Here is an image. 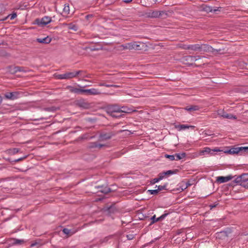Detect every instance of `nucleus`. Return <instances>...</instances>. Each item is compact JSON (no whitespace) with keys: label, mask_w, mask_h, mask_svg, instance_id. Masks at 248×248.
<instances>
[{"label":"nucleus","mask_w":248,"mask_h":248,"mask_svg":"<svg viewBox=\"0 0 248 248\" xmlns=\"http://www.w3.org/2000/svg\"><path fill=\"white\" fill-rule=\"evenodd\" d=\"M22 67H19V66H16L14 67L13 69H12L10 71L11 73L12 74H15L18 72L22 71Z\"/></svg>","instance_id":"nucleus-26"},{"label":"nucleus","mask_w":248,"mask_h":248,"mask_svg":"<svg viewBox=\"0 0 248 248\" xmlns=\"http://www.w3.org/2000/svg\"><path fill=\"white\" fill-rule=\"evenodd\" d=\"M99 49V48H95V47L91 49V50L92 51L98 50Z\"/></svg>","instance_id":"nucleus-52"},{"label":"nucleus","mask_w":248,"mask_h":248,"mask_svg":"<svg viewBox=\"0 0 248 248\" xmlns=\"http://www.w3.org/2000/svg\"><path fill=\"white\" fill-rule=\"evenodd\" d=\"M186 186H190V184H187Z\"/></svg>","instance_id":"nucleus-55"},{"label":"nucleus","mask_w":248,"mask_h":248,"mask_svg":"<svg viewBox=\"0 0 248 248\" xmlns=\"http://www.w3.org/2000/svg\"><path fill=\"white\" fill-rule=\"evenodd\" d=\"M248 181V173H244L236 178L234 182L242 186L248 187V183L245 184V183Z\"/></svg>","instance_id":"nucleus-3"},{"label":"nucleus","mask_w":248,"mask_h":248,"mask_svg":"<svg viewBox=\"0 0 248 248\" xmlns=\"http://www.w3.org/2000/svg\"><path fill=\"white\" fill-rule=\"evenodd\" d=\"M132 1V0H123V1L126 3H129L131 2Z\"/></svg>","instance_id":"nucleus-46"},{"label":"nucleus","mask_w":248,"mask_h":248,"mask_svg":"<svg viewBox=\"0 0 248 248\" xmlns=\"http://www.w3.org/2000/svg\"><path fill=\"white\" fill-rule=\"evenodd\" d=\"M107 87H118L119 86L116 85H113V84H106Z\"/></svg>","instance_id":"nucleus-45"},{"label":"nucleus","mask_w":248,"mask_h":248,"mask_svg":"<svg viewBox=\"0 0 248 248\" xmlns=\"http://www.w3.org/2000/svg\"><path fill=\"white\" fill-rule=\"evenodd\" d=\"M159 181L158 177L157 178H154L153 179H152L151 181V183L152 184H155V183H157Z\"/></svg>","instance_id":"nucleus-41"},{"label":"nucleus","mask_w":248,"mask_h":248,"mask_svg":"<svg viewBox=\"0 0 248 248\" xmlns=\"http://www.w3.org/2000/svg\"><path fill=\"white\" fill-rule=\"evenodd\" d=\"M159 219V217L156 218L155 215L151 217L152 223H154L155 222H156L161 220V219Z\"/></svg>","instance_id":"nucleus-34"},{"label":"nucleus","mask_w":248,"mask_h":248,"mask_svg":"<svg viewBox=\"0 0 248 248\" xmlns=\"http://www.w3.org/2000/svg\"><path fill=\"white\" fill-rule=\"evenodd\" d=\"M85 93L87 95H98L101 94L100 91L95 88H91L90 89H82V94Z\"/></svg>","instance_id":"nucleus-8"},{"label":"nucleus","mask_w":248,"mask_h":248,"mask_svg":"<svg viewBox=\"0 0 248 248\" xmlns=\"http://www.w3.org/2000/svg\"><path fill=\"white\" fill-rule=\"evenodd\" d=\"M165 157L167 158H168L170 161H173L175 159V155H169L166 154L165 155Z\"/></svg>","instance_id":"nucleus-33"},{"label":"nucleus","mask_w":248,"mask_h":248,"mask_svg":"<svg viewBox=\"0 0 248 248\" xmlns=\"http://www.w3.org/2000/svg\"><path fill=\"white\" fill-rule=\"evenodd\" d=\"M158 178L159 180V181L161 180H162L163 179H164L165 177H166V176L164 174V172H162L161 173H160L158 175Z\"/></svg>","instance_id":"nucleus-35"},{"label":"nucleus","mask_w":248,"mask_h":248,"mask_svg":"<svg viewBox=\"0 0 248 248\" xmlns=\"http://www.w3.org/2000/svg\"><path fill=\"white\" fill-rule=\"evenodd\" d=\"M14 244L16 245L21 244L24 242L23 240H19V239H14Z\"/></svg>","instance_id":"nucleus-36"},{"label":"nucleus","mask_w":248,"mask_h":248,"mask_svg":"<svg viewBox=\"0 0 248 248\" xmlns=\"http://www.w3.org/2000/svg\"><path fill=\"white\" fill-rule=\"evenodd\" d=\"M82 78H91V76L90 75H82Z\"/></svg>","instance_id":"nucleus-48"},{"label":"nucleus","mask_w":248,"mask_h":248,"mask_svg":"<svg viewBox=\"0 0 248 248\" xmlns=\"http://www.w3.org/2000/svg\"><path fill=\"white\" fill-rule=\"evenodd\" d=\"M70 91L71 93H77V94H82V89L74 88L70 87Z\"/></svg>","instance_id":"nucleus-23"},{"label":"nucleus","mask_w":248,"mask_h":248,"mask_svg":"<svg viewBox=\"0 0 248 248\" xmlns=\"http://www.w3.org/2000/svg\"><path fill=\"white\" fill-rule=\"evenodd\" d=\"M184 109L189 112H192L193 111H196V110H199L200 107L198 106L192 105V106H187Z\"/></svg>","instance_id":"nucleus-17"},{"label":"nucleus","mask_w":248,"mask_h":248,"mask_svg":"<svg viewBox=\"0 0 248 248\" xmlns=\"http://www.w3.org/2000/svg\"><path fill=\"white\" fill-rule=\"evenodd\" d=\"M62 232L64 234H67L68 236H71L77 232V231L70 230L67 228H64L62 230Z\"/></svg>","instance_id":"nucleus-20"},{"label":"nucleus","mask_w":248,"mask_h":248,"mask_svg":"<svg viewBox=\"0 0 248 248\" xmlns=\"http://www.w3.org/2000/svg\"><path fill=\"white\" fill-rule=\"evenodd\" d=\"M108 239H109V237H106L103 238V239H101L100 240V243L101 244L104 243H106V242H107L108 240Z\"/></svg>","instance_id":"nucleus-42"},{"label":"nucleus","mask_w":248,"mask_h":248,"mask_svg":"<svg viewBox=\"0 0 248 248\" xmlns=\"http://www.w3.org/2000/svg\"><path fill=\"white\" fill-rule=\"evenodd\" d=\"M110 188L108 187H105L104 189L101 190L100 191L102 193H108L110 192Z\"/></svg>","instance_id":"nucleus-38"},{"label":"nucleus","mask_w":248,"mask_h":248,"mask_svg":"<svg viewBox=\"0 0 248 248\" xmlns=\"http://www.w3.org/2000/svg\"><path fill=\"white\" fill-rule=\"evenodd\" d=\"M22 95L23 93L18 91L6 92L4 94L5 98L10 100H14L18 99L22 96Z\"/></svg>","instance_id":"nucleus-2"},{"label":"nucleus","mask_w":248,"mask_h":248,"mask_svg":"<svg viewBox=\"0 0 248 248\" xmlns=\"http://www.w3.org/2000/svg\"><path fill=\"white\" fill-rule=\"evenodd\" d=\"M189 50L193 51L200 52V44H196L193 45H189Z\"/></svg>","instance_id":"nucleus-18"},{"label":"nucleus","mask_w":248,"mask_h":248,"mask_svg":"<svg viewBox=\"0 0 248 248\" xmlns=\"http://www.w3.org/2000/svg\"><path fill=\"white\" fill-rule=\"evenodd\" d=\"M112 135L110 133L102 134L99 136V140L103 141L111 138Z\"/></svg>","instance_id":"nucleus-16"},{"label":"nucleus","mask_w":248,"mask_h":248,"mask_svg":"<svg viewBox=\"0 0 248 248\" xmlns=\"http://www.w3.org/2000/svg\"><path fill=\"white\" fill-rule=\"evenodd\" d=\"M57 77H58V79H65L64 74L59 75H58Z\"/></svg>","instance_id":"nucleus-44"},{"label":"nucleus","mask_w":248,"mask_h":248,"mask_svg":"<svg viewBox=\"0 0 248 248\" xmlns=\"http://www.w3.org/2000/svg\"><path fill=\"white\" fill-rule=\"evenodd\" d=\"M105 146L104 144H98L95 142H94L91 146V148H101Z\"/></svg>","instance_id":"nucleus-28"},{"label":"nucleus","mask_w":248,"mask_h":248,"mask_svg":"<svg viewBox=\"0 0 248 248\" xmlns=\"http://www.w3.org/2000/svg\"><path fill=\"white\" fill-rule=\"evenodd\" d=\"M187 187V186H186L185 187V189H186Z\"/></svg>","instance_id":"nucleus-56"},{"label":"nucleus","mask_w":248,"mask_h":248,"mask_svg":"<svg viewBox=\"0 0 248 248\" xmlns=\"http://www.w3.org/2000/svg\"><path fill=\"white\" fill-rule=\"evenodd\" d=\"M121 112H124L126 113H130L133 112H135L136 110L133 108H128L126 106H123L121 108Z\"/></svg>","instance_id":"nucleus-14"},{"label":"nucleus","mask_w":248,"mask_h":248,"mask_svg":"<svg viewBox=\"0 0 248 248\" xmlns=\"http://www.w3.org/2000/svg\"><path fill=\"white\" fill-rule=\"evenodd\" d=\"M201 59L200 56H191L188 55L184 57L183 60L186 62V63L188 65H192L195 62Z\"/></svg>","instance_id":"nucleus-6"},{"label":"nucleus","mask_w":248,"mask_h":248,"mask_svg":"<svg viewBox=\"0 0 248 248\" xmlns=\"http://www.w3.org/2000/svg\"><path fill=\"white\" fill-rule=\"evenodd\" d=\"M217 114L220 117H222L224 118L228 119H236L237 117L235 116H234L231 114H229L226 112H224L222 110H218L217 112Z\"/></svg>","instance_id":"nucleus-11"},{"label":"nucleus","mask_w":248,"mask_h":248,"mask_svg":"<svg viewBox=\"0 0 248 248\" xmlns=\"http://www.w3.org/2000/svg\"><path fill=\"white\" fill-rule=\"evenodd\" d=\"M167 186V184H166L165 185H164L163 186H156L155 187H157V189L158 191L159 192V191L163 190H166Z\"/></svg>","instance_id":"nucleus-30"},{"label":"nucleus","mask_w":248,"mask_h":248,"mask_svg":"<svg viewBox=\"0 0 248 248\" xmlns=\"http://www.w3.org/2000/svg\"><path fill=\"white\" fill-rule=\"evenodd\" d=\"M68 29L70 30H72L73 31H76L78 30V27L75 25L72 24H69L68 25Z\"/></svg>","instance_id":"nucleus-32"},{"label":"nucleus","mask_w":248,"mask_h":248,"mask_svg":"<svg viewBox=\"0 0 248 248\" xmlns=\"http://www.w3.org/2000/svg\"><path fill=\"white\" fill-rule=\"evenodd\" d=\"M217 204H211L209 205L210 209H212L213 208L216 207Z\"/></svg>","instance_id":"nucleus-47"},{"label":"nucleus","mask_w":248,"mask_h":248,"mask_svg":"<svg viewBox=\"0 0 248 248\" xmlns=\"http://www.w3.org/2000/svg\"><path fill=\"white\" fill-rule=\"evenodd\" d=\"M220 50H217L213 48L211 46L207 44H200V52H212L216 54L218 53Z\"/></svg>","instance_id":"nucleus-5"},{"label":"nucleus","mask_w":248,"mask_h":248,"mask_svg":"<svg viewBox=\"0 0 248 248\" xmlns=\"http://www.w3.org/2000/svg\"><path fill=\"white\" fill-rule=\"evenodd\" d=\"M230 154L248 155V147H237L232 148L228 151Z\"/></svg>","instance_id":"nucleus-1"},{"label":"nucleus","mask_w":248,"mask_h":248,"mask_svg":"<svg viewBox=\"0 0 248 248\" xmlns=\"http://www.w3.org/2000/svg\"><path fill=\"white\" fill-rule=\"evenodd\" d=\"M137 42H133L129 43H126L124 45H123L122 46L123 48L125 49H135L136 45Z\"/></svg>","instance_id":"nucleus-13"},{"label":"nucleus","mask_w":248,"mask_h":248,"mask_svg":"<svg viewBox=\"0 0 248 248\" xmlns=\"http://www.w3.org/2000/svg\"><path fill=\"white\" fill-rule=\"evenodd\" d=\"M16 16H17V15L16 13H13L11 14L8 15L6 17H5L4 18L0 19V20L4 21V20H6L8 18H10L11 20H13L16 17Z\"/></svg>","instance_id":"nucleus-22"},{"label":"nucleus","mask_w":248,"mask_h":248,"mask_svg":"<svg viewBox=\"0 0 248 248\" xmlns=\"http://www.w3.org/2000/svg\"><path fill=\"white\" fill-rule=\"evenodd\" d=\"M186 156V154L185 153L175 154V158L176 160H180L183 158H184Z\"/></svg>","instance_id":"nucleus-24"},{"label":"nucleus","mask_w":248,"mask_h":248,"mask_svg":"<svg viewBox=\"0 0 248 248\" xmlns=\"http://www.w3.org/2000/svg\"><path fill=\"white\" fill-rule=\"evenodd\" d=\"M180 47L185 50H189V45H182Z\"/></svg>","instance_id":"nucleus-37"},{"label":"nucleus","mask_w":248,"mask_h":248,"mask_svg":"<svg viewBox=\"0 0 248 248\" xmlns=\"http://www.w3.org/2000/svg\"><path fill=\"white\" fill-rule=\"evenodd\" d=\"M174 127L178 131H182L189 128L194 129L195 128V126L189 125L187 124H175L174 125Z\"/></svg>","instance_id":"nucleus-12"},{"label":"nucleus","mask_w":248,"mask_h":248,"mask_svg":"<svg viewBox=\"0 0 248 248\" xmlns=\"http://www.w3.org/2000/svg\"><path fill=\"white\" fill-rule=\"evenodd\" d=\"M37 244V243L36 242L35 243H32L31 245V247H33L34 246H35V245H36Z\"/></svg>","instance_id":"nucleus-51"},{"label":"nucleus","mask_w":248,"mask_h":248,"mask_svg":"<svg viewBox=\"0 0 248 248\" xmlns=\"http://www.w3.org/2000/svg\"><path fill=\"white\" fill-rule=\"evenodd\" d=\"M212 9H213V12H214V13H215L216 12L219 11L218 8H212Z\"/></svg>","instance_id":"nucleus-49"},{"label":"nucleus","mask_w":248,"mask_h":248,"mask_svg":"<svg viewBox=\"0 0 248 248\" xmlns=\"http://www.w3.org/2000/svg\"><path fill=\"white\" fill-rule=\"evenodd\" d=\"M145 46V44L142 42H137L136 45V48L135 50H140L143 49Z\"/></svg>","instance_id":"nucleus-21"},{"label":"nucleus","mask_w":248,"mask_h":248,"mask_svg":"<svg viewBox=\"0 0 248 248\" xmlns=\"http://www.w3.org/2000/svg\"><path fill=\"white\" fill-rule=\"evenodd\" d=\"M27 157V155H25L23 157H22L19 158L17 159H16L15 160H14V162H17L22 161V160L26 159Z\"/></svg>","instance_id":"nucleus-39"},{"label":"nucleus","mask_w":248,"mask_h":248,"mask_svg":"<svg viewBox=\"0 0 248 248\" xmlns=\"http://www.w3.org/2000/svg\"><path fill=\"white\" fill-rule=\"evenodd\" d=\"M19 151H20L19 149L17 148H14L10 149L9 152L11 154L15 155L16 153H18L19 152Z\"/></svg>","instance_id":"nucleus-29"},{"label":"nucleus","mask_w":248,"mask_h":248,"mask_svg":"<svg viewBox=\"0 0 248 248\" xmlns=\"http://www.w3.org/2000/svg\"><path fill=\"white\" fill-rule=\"evenodd\" d=\"M168 215V214H167V213H165V214L162 215L160 217H159L158 219L162 220V219H164L167 217V216Z\"/></svg>","instance_id":"nucleus-43"},{"label":"nucleus","mask_w":248,"mask_h":248,"mask_svg":"<svg viewBox=\"0 0 248 248\" xmlns=\"http://www.w3.org/2000/svg\"><path fill=\"white\" fill-rule=\"evenodd\" d=\"M148 191L151 194H156L158 193V191L157 189H155V190H149Z\"/></svg>","instance_id":"nucleus-40"},{"label":"nucleus","mask_w":248,"mask_h":248,"mask_svg":"<svg viewBox=\"0 0 248 248\" xmlns=\"http://www.w3.org/2000/svg\"><path fill=\"white\" fill-rule=\"evenodd\" d=\"M202 10L207 13H210V12H213L212 7L207 6V5H203Z\"/></svg>","instance_id":"nucleus-27"},{"label":"nucleus","mask_w":248,"mask_h":248,"mask_svg":"<svg viewBox=\"0 0 248 248\" xmlns=\"http://www.w3.org/2000/svg\"><path fill=\"white\" fill-rule=\"evenodd\" d=\"M84 71L81 70L71 72H67L64 74V78L65 79H70L77 77L79 74H81Z\"/></svg>","instance_id":"nucleus-9"},{"label":"nucleus","mask_w":248,"mask_h":248,"mask_svg":"<svg viewBox=\"0 0 248 248\" xmlns=\"http://www.w3.org/2000/svg\"><path fill=\"white\" fill-rule=\"evenodd\" d=\"M154 1H155V2H157L158 1V0H154Z\"/></svg>","instance_id":"nucleus-54"},{"label":"nucleus","mask_w":248,"mask_h":248,"mask_svg":"<svg viewBox=\"0 0 248 248\" xmlns=\"http://www.w3.org/2000/svg\"><path fill=\"white\" fill-rule=\"evenodd\" d=\"M232 179V176L228 175L227 176H218L216 177V182L218 184L227 182Z\"/></svg>","instance_id":"nucleus-10"},{"label":"nucleus","mask_w":248,"mask_h":248,"mask_svg":"<svg viewBox=\"0 0 248 248\" xmlns=\"http://www.w3.org/2000/svg\"><path fill=\"white\" fill-rule=\"evenodd\" d=\"M177 170H169L166 171H163L166 177H168L170 175L175 174L177 172Z\"/></svg>","instance_id":"nucleus-25"},{"label":"nucleus","mask_w":248,"mask_h":248,"mask_svg":"<svg viewBox=\"0 0 248 248\" xmlns=\"http://www.w3.org/2000/svg\"><path fill=\"white\" fill-rule=\"evenodd\" d=\"M210 152H211V149L208 147H206V148H204V149L201 152L200 155H202L205 153H210Z\"/></svg>","instance_id":"nucleus-31"},{"label":"nucleus","mask_w":248,"mask_h":248,"mask_svg":"<svg viewBox=\"0 0 248 248\" xmlns=\"http://www.w3.org/2000/svg\"><path fill=\"white\" fill-rule=\"evenodd\" d=\"M127 237L128 239H131L130 236H129V235H127Z\"/></svg>","instance_id":"nucleus-53"},{"label":"nucleus","mask_w":248,"mask_h":248,"mask_svg":"<svg viewBox=\"0 0 248 248\" xmlns=\"http://www.w3.org/2000/svg\"><path fill=\"white\" fill-rule=\"evenodd\" d=\"M36 41L37 42L42 44H49L51 41V38L47 36L43 38H37Z\"/></svg>","instance_id":"nucleus-15"},{"label":"nucleus","mask_w":248,"mask_h":248,"mask_svg":"<svg viewBox=\"0 0 248 248\" xmlns=\"http://www.w3.org/2000/svg\"><path fill=\"white\" fill-rule=\"evenodd\" d=\"M62 13L64 16H67L70 14V7L69 4L66 3L64 5Z\"/></svg>","instance_id":"nucleus-19"},{"label":"nucleus","mask_w":248,"mask_h":248,"mask_svg":"<svg viewBox=\"0 0 248 248\" xmlns=\"http://www.w3.org/2000/svg\"><path fill=\"white\" fill-rule=\"evenodd\" d=\"M106 84H105V83H99V86H105V87H106Z\"/></svg>","instance_id":"nucleus-50"},{"label":"nucleus","mask_w":248,"mask_h":248,"mask_svg":"<svg viewBox=\"0 0 248 248\" xmlns=\"http://www.w3.org/2000/svg\"><path fill=\"white\" fill-rule=\"evenodd\" d=\"M187 187V186H186L185 187V189H186Z\"/></svg>","instance_id":"nucleus-57"},{"label":"nucleus","mask_w":248,"mask_h":248,"mask_svg":"<svg viewBox=\"0 0 248 248\" xmlns=\"http://www.w3.org/2000/svg\"><path fill=\"white\" fill-rule=\"evenodd\" d=\"M121 107L117 105H113L108 106L107 108V112L111 116L117 117L118 115H115L114 113H120L121 112Z\"/></svg>","instance_id":"nucleus-4"},{"label":"nucleus","mask_w":248,"mask_h":248,"mask_svg":"<svg viewBox=\"0 0 248 248\" xmlns=\"http://www.w3.org/2000/svg\"><path fill=\"white\" fill-rule=\"evenodd\" d=\"M51 21V18L49 16H44L41 19H35V23L41 27L45 26L48 24V23H50Z\"/></svg>","instance_id":"nucleus-7"}]
</instances>
